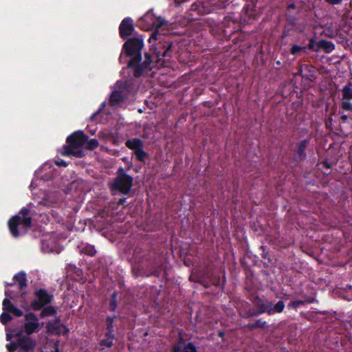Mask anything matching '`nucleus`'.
I'll list each match as a JSON object with an SVG mask.
<instances>
[{
  "label": "nucleus",
  "mask_w": 352,
  "mask_h": 352,
  "mask_svg": "<svg viewBox=\"0 0 352 352\" xmlns=\"http://www.w3.org/2000/svg\"><path fill=\"white\" fill-rule=\"evenodd\" d=\"M113 331H109L106 333V336L110 338V340H113L114 338V335L113 333Z\"/></svg>",
  "instance_id": "41"
},
{
  "label": "nucleus",
  "mask_w": 352,
  "mask_h": 352,
  "mask_svg": "<svg viewBox=\"0 0 352 352\" xmlns=\"http://www.w3.org/2000/svg\"><path fill=\"white\" fill-rule=\"evenodd\" d=\"M173 352H197V348L192 343H186L185 340L180 338L173 346Z\"/></svg>",
  "instance_id": "13"
},
{
  "label": "nucleus",
  "mask_w": 352,
  "mask_h": 352,
  "mask_svg": "<svg viewBox=\"0 0 352 352\" xmlns=\"http://www.w3.org/2000/svg\"><path fill=\"white\" fill-rule=\"evenodd\" d=\"M135 155L136 159L140 162H144L145 158L146 157V153L144 151L143 148L140 149H138V151L133 152Z\"/></svg>",
  "instance_id": "26"
},
{
  "label": "nucleus",
  "mask_w": 352,
  "mask_h": 352,
  "mask_svg": "<svg viewBox=\"0 0 352 352\" xmlns=\"http://www.w3.org/2000/svg\"><path fill=\"white\" fill-rule=\"evenodd\" d=\"M342 100L352 99V82H349L342 89Z\"/></svg>",
  "instance_id": "20"
},
{
  "label": "nucleus",
  "mask_w": 352,
  "mask_h": 352,
  "mask_svg": "<svg viewBox=\"0 0 352 352\" xmlns=\"http://www.w3.org/2000/svg\"><path fill=\"white\" fill-rule=\"evenodd\" d=\"M100 344L101 346H106V347H108V348H110L113 345V340H109V339H107V340H102L100 342Z\"/></svg>",
  "instance_id": "34"
},
{
  "label": "nucleus",
  "mask_w": 352,
  "mask_h": 352,
  "mask_svg": "<svg viewBox=\"0 0 352 352\" xmlns=\"http://www.w3.org/2000/svg\"><path fill=\"white\" fill-rule=\"evenodd\" d=\"M55 352H59L58 348H56Z\"/></svg>",
  "instance_id": "50"
},
{
  "label": "nucleus",
  "mask_w": 352,
  "mask_h": 352,
  "mask_svg": "<svg viewBox=\"0 0 352 352\" xmlns=\"http://www.w3.org/2000/svg\"><path fill=\"white\" fill-rule=\"evenodd\" d=\"M43 322L40 323L38 317L33 313L27 314L23 320V333L30 336L38 332L43 327Z\"/></svg>",
  "instance_id": "6"
},
{
  "label": "nucleus",
  "mask_w": 352,
  "mask_h": 352,
  "mask_svg": "<svg viewBox=\"0 0 352 352\" xmlns=\"http://www.w3.org/2000/svg\"><path fill=\"white\" fill-rule=\"evenodd\" d=\"M40 317L44 318L48 316H54L56 314V309L53 306H44L41 309Z\"/></svg>",
  "instance_id": "19"
},
{
  "label": "nucleus",
  "mask_w": 352,
  "mask_h": 352,
  "mask_svg": "<svg viewBox=\"0 0 352 352\" xmlns=\"http://www.w3.org/2000/svg\"><path fill=\"white\" fill-rule=\"evenodd\" d=\"M6 340L10 342L6 346L8 352H22V322L6 327Z\"/></svg>",
  "instance_id": "3"
},
{
  "label": "nucleus",
  "mask_w": 352,
  "mask_h": 352,
  "mask_svg": "<svg viewBox=\"0 0 352 352\" xmlns=\"http://www.w3.org/2000/svg\"><path fill=\"white\" fill-rule=\"evenodd\" d=\"M131 83L129 81H118L115 89L110 96V103L116 105L127 98L129 94L132 91Z\"/></svg>",
  "instance_id": "5"
},
{
  "label": "nucleus",
  "mask_w": 352,
  "mask_h": 352,
  "mask_svg": "<svg viewBox=\"0 0 352 352\" xmlns=\"http://www.w3.org/2000/svg\"><path fill=\"white\" fill-rule=\"evenodd\" d=\"M36 296L37 300L32 302V307L34 310H41L44 306L50 304L53 299V295L50 294L43 289L36 291Z\"/></svg>",
  "instance_id": "9"
},
{
  "label": "nucleus",
  "mask_w": 352,
  "mask_h": 352,
  "mask_svg": "<svg viewBox=\"0 0 352 352\" xmlns=\"http://www.w3.org/2000/svg\"><path fill=\"white\" fill-rule=\"evenodd\" d=\"M123 175H126V174L124 173V168L120 167L118 170V175H117V177H121Z\"/></svg>",
  "instance_id": "40"
},
{
  "label": "nucleus",
  "mask_w": 352,
  "mask_h": 352,
  "mask_svg": "<svg viewBox=\"0 0 352 352\" xmlns=\"http://www.w3.org/2000/svg\"><path fill=\"white\" fill-rule=\"evenodd\" d=\"M324 166H325L327 168H330V165L327 162L324 163Z\"/></svg>",
  "instance_id": "46"
},
{
  "label": "nucleus",
  "mask_w": 352,
  "mask_h": 352,
  "mask_svg": "<svg viewBox=\"0 0 352 352\" xmlns=\"http://www.w3.org/2000/svg\"><path fill=\"white\" fill-rule=\"evenodd\" d=\"M88 138V135L82 131H76L69 135L67 138V144L64 146V155L77 157H84L85 153L82 148L85 146Z\"/></svg>",
  "instance_id": "2"
},
{
  "label": "nucleus",
  "mask_w": 352,
  "mask_h": 352,
  "mask_svg": "<svg viewBox=\"0 0 352 352\" xmlns=\"http://www.w3.org/2000/svg\"><path fill=\"white\" fill-rule=\"evenodd\" d=\"M117 308V293L114 292L111 295L109 309L111 311H114Z\"/></svg>",
  "instance_id": "27"
},
{
  "label": "nucleus",
  "mask_w": 352,
  "mask_h": 352,
  "mask_svg": "<svg viewBox=\"0 0 352 352\" xmlns=\"http://www.w3.org/2000/svg\"><path fill=\"white\" fill-rule=\"evenodd\" d=\"M12 319L10 314L7 313L6 311H3L0 316V322L3 325H6Z\"/></svg>",
  "instance_id": "25"
},
{
  "label": "nucleus",
  "mask_w": 352,
  "mask_h": 352,
  "mask_svg": "<svg viewBox=\"0 0 352 352\" xmlns=\"http://www.w3.org/2000/svg\"><path fill=\"white\" fill-rule=\"evenodd\" d=\"M122 160L126 163V164H128V168L127 169H130L132 166V163L129 160L128 157H124L122 158Z\"/></svg>",
  "instance_id": "37"
},
{
  "label": "nucleus",
  "mask_w": 352,
  "mask_h": 352,
  "mask_svg": "<svg viewBox=\"0 0 352 352\" xmlns=\"http://www.w3.org/2000/svg\"><path fill=\"white\" fill-rule=\"evenodd\" d=\"M326 2L331 5H337L342 3V0H325Z\"/></svg>",
  "instance_id": "38"
},
{
  "label": "nucleus",
  "mask_w": 352,
  "mask_h": 352,
  "mask_svg": "<svg viewBox=\"0 0 352 352\" xmlns=\"http://www.w3.org/2000/svg\"><path fill=\"white\" fill-rule=\"evenodd\" d=\"M145 60L143 63H141V60L138 62V63L133 67H129L133 69L134 76L135 78H138L142 75L144 72H146L150 70L151 68L150 67L152 60L150 55L148 53L145 54Z\"/></svg>",
  "instance_id": "11"
},
{
  "label": "nucleus",
  "mask_w": 352,
  "mask_h": 352,
  "mask_svg": "<svg viewBox=\"0 0 352 352\" xmlns=\"http://www.w3.org/2000/svg\"><path fill=\"white\" fill-rule=\"evenodd\" d=\"M23 287L26 286V278H25V274L23 273Z\"/></svg>",
  "instance_id": "45"
},
{
  "label": "nucleus",
  "mask_w": 352,
  "mask_h": 352,
  "mask_svg": "<svg viewBox=\"0 0 352 352\" xmlns=\"http://www.w3.org/2000/svg\"><path fill=\"white\" fill-rule=\"evenodd\" d=\"M133 180V177L129 175H123L121 177H116L112 184V190H117L124 195H126L131 189Z\"/></svg>",
  "instance_id": "7"
},
{
  "label": "nucleus",
  "mask_w": 352,
  "mask_h": 352,
  "mask_svg": "<svg viewBox=\"0 0 352 352\" xmlns=\"http://www.w3.org/2000/svg\"><path fill=\"white\" fill-rule=\"evenodd\" d=\"M113 320H114V318L113 317H107V329L109 331H113Z\"/></svg>",
  "instance_id": "33"
},
{
  "label": "nucleus",
  "mask_w": 352,
  "mask_h": 352,
  "mask_svg": "<svg viewBox=\"0 0 352 352\" xmlns=\"http://www.w3.org/2000/svg\"><path fill=\"white\" fill-rule=\"evenodd\" d=\"M126 198L120 199L118 202V205H124L125 203H126Z\"/></svg>",
  "instance_id": "42"
},
{
  "label": "nucleus",
  "mask_w": 352,
  "mask_h": 352,
  "mask_svg": "<svg viewBox=\"0 0 352 352\" xmlns=\"http://www.w3.org/2000/svg\"><path fill=\"white\" fill-rule=\"evenodd\" d=\"M303 304H304V301H302V300H295V301L291 302L290 305L294 308H296Z\"/></svg>",
  "instance_id": "35"
},
{
  "label": "nucleus",
  "mask_w": 352,
  "mask_h": 352,
  "mask_svg": "<svg viewBox=\"0 0 352 352\" xmlns=\"http://www.w3.org/2000/svg\"><path fill=\"white\" fill-rule=\"evenodd\" d=\"M167 21L163 18L157 17L151 10L148 11L139 21L140 27L147 30L151 28H155V31L151 35L148 42L152 43L155 41L152 46L155 45V54L158 58V62L164 58L170 57L172 54V42L170 36L160 33V28L166 25Z\"/></svg>",
  "instance_id": "1"
},
{
  "label": "nucleus",
  "mask_w": 352,
  "mask_h": 352,
  "mask_svg": "<svg viewBox=\"0 0 352 352\" xmlns=\"http://www.w3.org/2000/svg\"><path fill=\"white\" fill-rule=\"evenodd\" d=\"M21 223H22V217L20 215H14L9 219L8 222V228L14 237L19 236L18 227Z\"/></svg>",
  "instance_id": "14"
},
{
  "label": "nucleus",
  "mask_w": 352,
  "mask_h": 352,
  "mask_svg": "<svg viewBox=\"0 0 352 352\" xmlns=\"http://www.w3.org/2000/svg\"><path fill=\"white\" fill-rule=\"evenodd\" d=\"M19 214H22V209L19 210Z\"/></svg>",
  "instance_id": "49"
},
{
  "label": "nucleus",
  "mask_w": 352,
  "mask_h": 352,
  "mask_svg": "<svg viewBox=\"0 0 352 352\" xmlns=\"http://www.w3.org/2000/svg\"><path fill=\"white\" fill-rule=\"evenodd\" d=\"M13 285H14V283H9V284L8 283L6 285V286H13Z\"/></svg>",
  "instance_id": "48"
},
{
  "label": "nucleus",
  "mask_w": 352,
  "mask_h": 352,
  "mask_svg": "<svg viewBox=\"0 0 352 352\" xmlns=\"http://www.w3.org/2000/svg\"><path fill=\"white\" fill-rule=\"evenodd\" d=\"M263 257L264 258H267V254L263 253Z\"/></svg>",
  "instance_id": "47"
},
{
  "label": "nucleus",
  "mask_w": 352,
  "mask_h": 352,
  "mask_svg": "<svg viewBox=\"0 0 352 352\" xmlns=\"http://www.w3.org/2000/svg\"><path fill=\"white\" fill-rule=\"evenodd\" d=\"M63 325L60 318H56L54 320H50L47 323L46 329L47 333L50 334H60Z\"/></svg>",
  "instance_id": "15"
},
{
  "label": "nucleus",
  "mask_w": 352,
  "mask_h": 352,
  "mask_svg": "<svg viewBox=\"0 0 352 352\" xmlns=\"http://www.w3.org/2000/svg\"><path fill=\"white\" fill-rule=\"evenodd\" d=\"M314 43H315V41L314 38H311L309 40V44H308V48L309 50H313L314 48Z\"/></svg>",
  "instance_id": "39"
},
{
  "label": "nucleus",
  "mask_w": 352,
  "mask_h": 352,
  "mask_svg": "<svg viewBox=\"0 0 352 352\" xmlns=\"http://www.w3.org/2000/svg\"><path fill=\"white\" fill-rule=\"evenodd\" d=\"M79 251L80 253H83L91 256L95 255L96 252L94 246L91 245H85L84 246L80 247Z\"/></svg>",
  "instance_id": "22"
},
{
  "label": "nucleus",
  "mask_w": 352,
  "mask_h": 352,
  "mask_svg": "<svg viewBox=\"0 0 352 352\" xmlns=\"http://www.w3.org/2000/svg\"><path fill=\"white\" fill-rule=\"evenodd\" d=\"M36 340L30 336H23V352L32 350L36 346Z\"/></svg>",
  "instance_id": "18"
},
{
  "label": "nucleus",
  "mask_w": 352,
  "mask_h": 352,
  "mask_svg": "<svg viewBox=\"0 0 352 352\" xmlns=\"http://www.w3.org/2000/svg\"><path fill=\"white\" fill-rule=\"evenodd\" d=\"M285 307V305L283 300H279L274 305L272 302L267 301L265 302V305L263 307V309L258 310L257 312L254 313H248V316L251 317L254 316H258L264 313H266L268 315H273L276 313L279 314L283 311Z\"/></svg>",
  "instance_id": "10"
},
{
  "label": "nucleus",
  "mask_w": 352,
  "mask_h": 352,
  "mask_svg": "<svg viewBox=\"0 0 352 352\" xmlns=\"http://www.w3.org/2000/svg\"><path fill=\"white\" fill-rule=\"evenodd\" d=\"M288 8L289 9H295L296 8V5L294 3H290L288 6Z\"/></svg>",
  "instance_id": "44"
},
{
  "label": "nucleus",
  "mask_w": 352,
  "mask_h": 352,
  "mask_svg": "<svg viewBox=\"0 0 352 352\" xmlns=\"http://www.w3.org/2000/svg\"><path fill=\"white\" fill-rule=\"evenodd\" d=\"M309 140H302L298 145V148H297V155H298V157L300 159L303 158L305 157V148L309 143Z\"/></svg>",
  "instance_id": "21"
},
{
  "label": "nucleus",
  "mask_w": 352,
  "mask_h": 352,
  "mask_svg": "<svg viewBox=\"0 0 352 352\" xmlns=\"http://www.w3.org/2000/svg\"><path fill=\"white\" fill-rule=\"evenodd\" d=\"M134 31L135 28L132 19L129 17L124 19L119 27L120 36L123 39H125L132 35Z\"/></svg>",
  "instance_id": "12"
},
{
  "label": "nucleus",
  "mask_w": 352,
  "mask_h": 352,
  "mask_svg": "<svg viewBox=\"0 0 352 352\" xmlns=\"http://www.w3.org/2000/svg\"><path fill=\"white\" fill-rule=\"evenodd\" d=\"M144 47L143 38L135 37L128 39L124 44L123 48L126 54L132 58L128 63V67H133L142 60V50Z\"/></svg>",
  "instance_id": "4"
},
{
  "label": "nucleus",
  "mask_w": 352,
  "mask_h": 352,
  "mask_svg": "<svg viewBox=\"0 0 352 352\" xmlns=\"http://www.w3.org/2000/svg\"><path fill=\"white\" fill-rule=\"evenodd\" d=\"M125 145L127 148L133 150V152L143 148V142L139 138H133L128 140L125 142Z\"/></svg>",
  "instance_id": "16"
},
{
  "label": "nucleus",
  "mask_w": 352,
  "mask_h": 352,
  "mask_svg": "<svg viewBox=\"0 0 352 352\" xmlns=\"http://www.w3.org/2000/svg\"><path fill=\"white\" fill-rule=\"evenodd\" d=\"M5 294L6 298L3 299L2 303L3 311L12 314L17 317H21L22 316V310L16 308L10 300V298L14 299L15 298L16 295L14 294V292L8 289L6 290Z\"/></svg>",
  "instance_id": "8"
},
{
  "label": "nucleus",
  "mask_w": 352,
  "mask_h": 352,
  "mask_svg": "<svg viewBox=\"0 0 352 352\" xmlns=\"http://www.w3.org/2000/svg\"><path fill=\"white\" fill-rule=\"evenodd\" d=\"M13 279L14 280V281L17 282L18 287L19 288L21 292L22 290V271L16 273L14 276Z\"/></svg>",
  "instance_id": "28"
},
{
  "label": "nucleus",
  "mask_w": 352,
  "mask_h": 352,
  "mask_svg": "<svg viewBox=\"0 0 352 352\" xmlns=\"http://www.w3.org/2000/svg\"><path fill=\"white\" fill-rule=\"evenodd\" d=\"M267 326V322L263 321L261 319H258L254 323H249L247 327L250 329H254L256 328H265Z\"/></svg>",
  "instance_id": "24"
},
{
  "label": "nucleus",
  "mask_w": 352,
  "mask_h": 352,
  "mask_svg": "<svg viewBox=\"0 0 352 352\" xmlns=\"http://www.w3.org/2000/svg\"><path fill=\"white\" fill-rule=\"evenodd\" d=\"M341 107L344 111H352V103L348 100H343L341 102Z\"/></svg>",
  "instance_id": "30"
},
{
  "label": "nucleus",
  "mask_w": 352,
  "mask_h": 352,
  "mask_svg": "<svg viewBox=\"0 0 352 352\" xmlns=\"http://www.w3.org/2000/svg\"><path fill=\"white\" fill-rule=\"evenodd\" d=\"M28 212V209L23 208V227L29 226L31 223V219L26 217Z\"/></svg>",
  "instance_id": "31"
},
{
  "label": "nucleus",
  "mask_w": 352,
  "mask_h": 352,
  "mask_svg": "<svg viewBox=\"0 0 352 352\" xmlns=\"http://www.w3.org/2000/svg\"><path fill=\"white\" fill-rule=\"evenodd\" d=\"M342 122H346L348 120V116L346 115H342L340 118Z\"/></svg>",
  "instance_id": "43"
},
{
  "label": "nucleus",
  "mask_w": 352,
  "mask_h": 352,
  "mask_svg": "<svg viewBox=\"0 0 352 352\" xmlns=\"http://www.w3.org/2000/svg\"><path fill=\"white\" fill-rule=\"evenodd\" d=\"M318 46L319 48L323 49L327 53H330L335 49V45L333 42L324 39L320 41Z\"/></svg>",
  "instance_id": "17"
},
{
  "label": "nucleus",
  "mask_w": 352,
  "mask_h": 352,
  "mask_svg": "<svg viewBox=\"0 0 352 352\" xmlns=\"http://www.w3.org/2000/svg\"><path fill=\"white\" fill-rule=\"evenodd\" d=\"M55 164H56V165H57L58 166L66 167L67 166V162H65L64 160H61V159L56 160L55 161Z\"/></svg>",
  "instance_id": "36"
},
{
  "label": "nucleus",
  "mask_w": 352,
  "mask_h": 352,
  "mask_svg": "<svg viewBox=\"0 0 352 352\" xmlns=\"http://www.w3.org/2000/svg\"><path fill=\"white\" fill-rule=\"evenodd\" d=\"M305 47H301L297 45H294L290 50V53L293 55H296L300 52L305 51Z\"/></svg>",
  "instance_id": "29"
},
{
  "label": "nucleus",
  "mask_w": 352,
  "mask_h": 352,
  "mask_svg": "<svg viewBox=\"0 0 352 352\" xmlns=\"http://www.w3.org/2000/svg\"><path fill=\"white\" fill-rule=\"evenodd\" d=\"M99 145L98 141L96 139H87V142L85 144V148L87 150L92 151L97 148Z\"/></svg>",
  "instance_id": "23"
},
{
  "label": "nucleus",
  "mask_w": 352,
  "mask_h": 352,
  "mask_svg": "<svg viewBox=\"0 0 352 352\" xmlns=\"http://www.w3.org/2000/svg\"><path fill=\"white\" fill-rule=\"evenodd\" d=\"M255 305L259 308V310L263 309V307L265 305V302L258 296L255 298L254 302Z\"/></svg>",
  "instance_id": "32"
}]
</instances>
